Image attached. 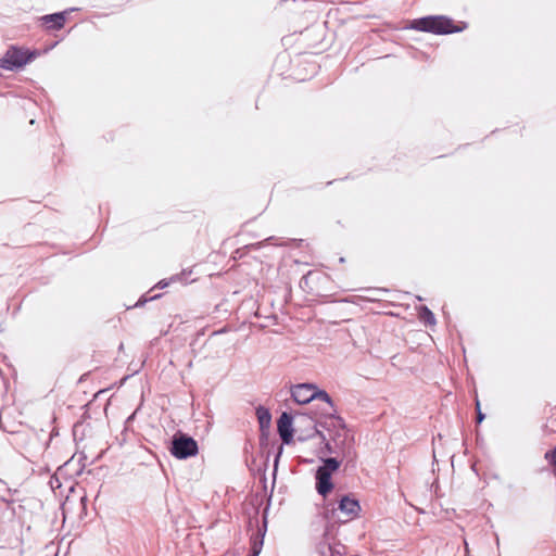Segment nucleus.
Returning <instances> with one entry per match:
<instances>
[{
	"instance_id": "2eb2a0df",
	"label": "nucleus",
	"mask_w": 556,
	"mask_h": 556,
	"mask_svg": "<svg viewBox=\"0 0 556 556\" xmlns=\"http://www.w3.org/2000/svg\"><path fill=\"white\" fill-rule=\"evenodd\" d=\"M477 406V421L480 424L484 419V415L481 413L479 401L476 402Z\"/></svg>"
},
{
	"instance_id": "39448f33",
	"label": "nucleus",
	"mask_w": 556,
	"mask_h": 556,
	"mask_svg": "<svg viewBox=\"0 0 556 556\" xmlns=\"http://www.w3.org/2000/svg\"><path fill=\"white\" fill-rule=\"evenodd\" d=\"M338 509L345 516L343 521H349L358 516L361 511V505L355 498L343 496L339 501Z\"/></svg>"
},
{
	"instance_id": "f257e3e1",
	"label": "nucleus",
	"mask_w": 556,
	"mask_h": 556,
	"mask_svg": "<svg viewBox=\"0 0 556 556\" xmlns=\"http://www.w3.org/2000/svg\"><path fill=\"white\" fill-rule=\"evenodd\" d=\"M409 28L437 35L452 34L463 30V28L454 26L453 20L443 15L426 16L414 20Z\"/></svg>"
},
{
	"instance_id": "aec40b11",
	"label": "nucleus",
	"mask_w": 556,
	"mask_h": 556,
	"mask_svg": "<svg viewBox=\"0 0 556 556\" xmlns=\"http://www.w3.org/2000/svg\"><path fill=\"white\" fill-rule=\"evenodd\" d=\"M554 473L556 475V467H555Z\"/></svg>"
},
{
	"instance_id": "9d476101",
	"label": "nucleus",
	"mask_w": 556,
	"mask_h": 556,
	"mask_svg": "<svg viewBox=\"0 0 556 556\" xmlns=\"http://www.w3.org/2000/svg\"><path fill=\"white\" fill-rule=\"evenodd\" d=\"M264 542V533H260L251 539V553L253 556H258Z\"/></svg>"
},
{
	"instance_id": "ddd939ff",
	"label": "nucleus",
	"mask_w": 556,
	"mask_h": 556,
	"mask_svg": "<svg viewBox=\"0 0 556 556\" xmlns=\"http://www.w3.org/2000/svg\"><path fill=\"white\" fill-rule=\"evenodd\" d=\"M339 466L340 464L336 458H327L325 460V465L321 466L320 468H326V470H328L329 473H332L339 468Z\"/></svg>"
},
{
	"instance_id": "6ab92c4d",
	"label": "nucleus",
	"mask_w": 556,
	"mask_h": 556,
	"mask_svg": "<svg viewBox=\"0 0 556 556\" xmlns=\"http://www.w3.org/2000/svg\"><path fill=\"white\" fill-rule=\"evenodd\" d=\"M139 306V301H137L135 304H134V307H137Z\"/></svg>"
},
{
	"instance_id": "0eeeda50",
	"label": "nucleus",
	"mask_w": 556,
	"mask_h": 556,
	"mask_svg": "<svg viewBox=\"0 0 556 556\" xmlns=\"http://www.w3.org/2000/svg\"><path fill=\"white\" fill-rule=\"evenodd\" d=\"M316 489L317 492L326 496L333 488V484L331 482V473L326 470V468H318L316 471Z\"/></svg>"
},
{
	"instance_id": "f8f14e48",
	"label": "nucleus",
	"mask_w": 556,
	"mask_h": 556,
	"mask_svg": "<svg viewBox=\"0 0 556 556\" xmlns=\"http://www.w3.org/2000/svg\"><path fill=\"white\" fill-rule=\"evenodd\" d=\"M138 409L139 408L135 409V412L125 421V429H124V431L122 433V437H123L122 441L123 442H126L127 440H129L130 427H131V425L134 422V419H135V416H136Z\"/></svg>"
},
{
	"instance_id": "6e6552de",
	"label": "nucleus",
	"mask_w": 556,
	"mask_h": 556,
	"mask_svg": "<svg viewBox=\"0 0 556 556\" xmlns=\"http://www.w3.org/2000/svg\"><path fill=\"white\" fill-rule=\"evenodd\" d=\"M67 11L43 15L40 21L48 29L59 30L63 28Z\"/></svg>"
},
{
	"instance_id": "1a4fd4ad",
	"label": "nucleus",
	"mask_w": 556,
	"mask_h": 556,
	"mask_svg": "<svg viewBox=\"0 0 556 556\" xmlns=\"http://www.w3.org/2000/svg\"><path fill=\"white\" fill-rule=\"evenodd\" d=\"M257 419L260 421L261 427H267L270 424L271 415L269 410L263 406L257 407L256 409Z\"/></svg>"
},
{
	"instance_id": "7ed1b4c3",
	"label": "nucleus",
	"mask_w": 556,
	"mask_h": 556,
	"mask_svg": "<svg viewBox=\"0 0 556 556\" xmlns=\"http://www.w3.org/2000/svg\"><path fill=\"white\" fill-rule=\"evenodd\" d=\"M33 56L34 53H28L27 50L11 47L0 59V67L7 71H13L27 64Z\"/></svg>"
},
{
	"instance_id": "423d86ee",
	"label": "nucleus",
	"mask_w": 556,
	"mask_h": 556,
	"mask_svg": "<svg viewBox=\"0 0 556 556\" xmlns=\"http://www.w3.org/2000/svg\"><path fill=\"white\" fill-rule=\"evenodd\" d=\"M278 432L283 443L289 444L292 441V416L288 413H282L277 422Z\"/></svg>"
},
{
	"instance_id": "4468645a",
	"label": "nucleus",
	"mask_w": 556,
	"mask_h": 556,
	"mask_svg": "<svg viewBox=\"0 0 556 556\" xmlns=\"http://www.w3.org/2000/svg\"><path fill=\"white\" fill-rule=\"evenodd\" d=\"M545 459L554 467H556V448L545 453Z\"/></svg>"
},
{
	"instance_id": "a211bd4d",
	"label": "nucleus",
	"mask_w": 556,
	"mask_h": 556,
	"mask_svg": "<svg viewBox=\"0 0 556 556\" xmlns=\"http://www.w3.org/2000/svg\"><path fill=\"white\" fill-rule=\"evenodd\" d=\"M159 285H161V286L164 288V287L168 286V282H167V281L162 280V281H160V282H159Z\"/></svg>"
},
{
	"instance_id": "9b49d317",
	"label": "nucleus",
	"mask_w": 556,
	"mask_h": 556,
	"mask_svg": "<svg viewBox=\"0 0 556 556\" xmlns=\"http://www.w3.org/2000/svg\"><path fill=\"white\" fill-rule=\"evenodd\" d=\"M419 319L421 321H424L426 325H434L435 324V317H434L433 313L427 306L420 307Z\"/></svg>"
},
{
	"instance_id": "f03ea898",
	"label": "nucleus",
	"mask_w": 556,
	"mask_h": 556,
	"mask_svg": "<svg viewBox=\"0 0 556 556\" xmlns=\"http://www.w3.org/2000/svg\"><path fill=\"white\" fill-rule=\"evenodd\" d=\"M291 396L298 404H307L313 400H320L325 402L329 408L333 409V402L329 394L320 390L314 383H299L291 388Z\"/></svg>"
},
{
	"instance_id": "f3484780",
	"label": "nucleus",
	"mask_w": 556,
	"mask_h": 556,
	"mask_svg": "<svg viewBox=\"0 0 556 556\" xmlns=\"http://www.w3.org/2000/svg\"><path fill=\"white\" fill-rule=\"evenodd\" d=\"M186 275H187V273L182 271L180 275L173 276L170 278V281L182 280V277H185Z\"/></svg>"
},
{
	"instance_id": "20e7f679",
	"label": "nucleus",
	"mask_w": 556,
	"mask_h": 556,
	"mask_svg": "<svg viewBox=\"0 0 556 556\" xmlns=\"http://www.w3.org/2000/svg\"><path fill=\"white\" fill-rule=\"evenodd\" d=\"M172 454L179 458L185 459L198 454V443L190 437L184 434L175 435L172 442Z\"/></svg>"
},
{
	"instance_id": "dca6fc26",
	"label": "nucleus",
	"mask_w": 556,
	"mask_h": 556,
	"mask_svg": "<svg viewBox=\"0 0 556 556\" xmlns=\"http://www.w3.org/2000/svg\"><path fill=\"white\" fill-rule=\"evenodd\" d=\"M159 295L157 294H153V295H144V296H141V305L148 301H151L155 298H157Z\"/></svg>"
}]
</instances>
